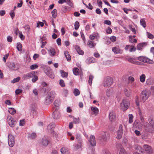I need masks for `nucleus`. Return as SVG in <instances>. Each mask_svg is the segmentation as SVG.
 Returning <instances> with one entry per match:
<instances>
[{"mask_svg":"<svg viewBox=\"0 0 154 154\" xmlns=\"http://www.w3.org/2000/svg\"><path fill=\"white\" fill-rule=\"evenodd\" d=\"M38 67V65L37 64H33L30 66V68L31 69L33 70L37 68Z\"/></svg>","mask_w":154,"mask_h":154,"instance_id":"obj_50","label":"nucleus"},{"mask_svg":"<svg viewBox=\"0 0 154 154\" xmlns=\"http://www.w3.org/2000/svg\"><path fill=\"white\" fill-rule=\"evenodd\" d=\"M140 119L142 123L141 125L144 126L145 130L147 131H150L151 128L152 127V126L149 124L148 123L145 121V119L143 117L140 116Z\"/></svg>","mask_w":154,"mask_h":154,"instance_id":"obj_2","label":"nucleus"},{"mask_svg":"<svg viewBox=\"0 0 154 154\" xmlns=\"http://www.w3.org/2000/svg\"><path fill=\"white\" fill-rule=\"evenodd\" d=\"M91 109L92 111L93 112L94 114L95 115H97L98 113L99 109L96 107H91Z\"/></svg>","mask_w":154,"mask_h":154,"instance_id":"obj_28","label":"nucleus"},{"mask_svg":"<svg viewBox=\"0 0 154 154\" xmlns=\"http://www.w3.org/2000/svg\"><path fill=\"white\" fill-rule=\"evenodd\" d=\"M9 112L12 115H14L16 113V111L13 108H10L8 110Z\"/></svg>","mask_w":154,"mask_h":154,"instance_id":"obj_37","label":"nucleus"},{"mask_svg":"<svg viewBox=\"0 0 154 154\" xmlns=\"http://www.w3.org/2000/svg\"><path fill=\"white\" fill-rule=\"evenodd\" d=\"M146 84L147 85H152L153 84V80L150 79H149L146 80Z\"/></svg>","mask_w":154,"mask_h":154,"instance_id":"obj_41","label":"nucleus"},{"mask_svg":"<svg viewBox=\"0 0 154 154\" xmlns=\"http://www.w3.org/2000/svg\"><path fill=\"white\" fill-rule=\"evenodd\" d=\"M25 122L24 119L20 120V125L23 126L25 124Z\"/></svg>","mask_w":154,"mask_h":154,"instance_id":"obj_64","label":"nucleus"},{"mask_svg":"<svg viewBox=\"0 0 154 154\" xmlns=\"http://www.w3.org/2000/svg\"><path fill=\"white\" fill-rule=\"evenodd\" d=\"M112 51L115 54H121L122 53V50L116 47H113Z\"/></svg>","mask_w":154,"mask_h":154,"instance_id":"obj_15","label":"nucleus"},{"mask_svg":"<svg viewBox=\"0 0 154 154\" xmlns=\"http://www.w3.org/2000/svg\"><path fill=\"white\" fill-rule=\"evenodd\" d=\"M110 40L112 42H114L116 41V36H112L110 37Z\"/></svg>","mask_w":154,"mask_h":154,"instance_id":"obj_62","label":"nucleus"},{"mask_svg":"<svg viewBox=\"0 0 154 154\" xmlns=\"http://www.w3.org/2000/svg\"><path fill=\"white\" fill-rule=\"evenodd\" d=\"M149 122L151 125H150L152 126L151 128V131L152 128L153 127L154 128V122L153 121L151 118H150L149 119Z\"/></svg>","mask_w":154,"mask_h":154,"instance_id":"obj_39","label":"nucleus"},{"mask_svg":"<svg viewBox=\"0 0 154 154\" xmlns=\"http://www.w3.org/2000/svg\"><path fill=\"white\" fill-rule=\"evenodd\" d=\"M8 143L10 146L13 147L15 144L14 137L11 134L8 135Z\"/></svg>","mask_w":154,"mask_h":154,"instance_id":"obj_7","label":"nucleus"},{"mask_svg":"<svg viewBox=\"0 0 154 154\" xmlns=\"http://www.w3.org/2000/svg\"><path fill=\"white\" fill-rule=\"evenodd\" d=\"M147 36L148 37V38L150 39H152L153 38L154 36L153 35L150 33L149 32H147Z\"/></svg>","mask_w":154,"mask_h":154,"instance_id":"obj_51","label":"nucleus"},{"mask_svg":"<svg viewBox=\"0 0 154 154\" xmlns=\"http://www.w3.org/2000/svg\"><path fill=\"white\" fill-rule=\"evenodd\" d=\"M9 54H6L5 55L3 58V61L5 62L6 61V60L8 58V57L9 56Z\"/></svg>","mask_w":154,"mask_h":154,"instance_id":"obj_63","label":"nucleus"},{"mask_svg":"<svg viewBox=\"0 0 154 154\" xmlns=\"http://www.w3.org/2000/svg\"><path fill=\"white\" fill-rule=\"evenodd\" d=\"M54 104L56 107H58L59 105V102L57 100H55L54 102Z\"/></svg>","mask_w":154,"mask_h":154,"instance_id":"obj_56","label":"nucleus"},{"mask_svg":"<svg viewBox=\"0 0 154 154\" xmlns=\"http://www.w3.org/2000/svg\"><path fill=\"white\" fill-rule=\"evenodd\" d=\"M79 69L77 68H75L73 69V72L74 75H79Z\"/></svg>","mask_w":154,"mask_h":154,"instance_id":"obj_34","label":"nucleus"},{"mask_svg":"<svg viewBox=\"0 0 154 154\" xmlns=\"http://www.w3.org/2000/svg\"><path fill=\"white\" fill-rule=\"evenodd\" d=\"M73 93L75 96L79 95L80 93L79 90L77 88H75L74 90Z\"/></svg>","mask_w":154,"mask_h":154,"instance_id":"obj_43","label":"nucleus"},{"mask_svg":"<svg viewBox=\"0 0 154 154\" xmlns=\"http://www.w3.org/2000/svg\"><path fill=\"white\" fill-rule=\"evenodd\" d=\"M55 126V125L53 123H51L47 127V129L48 131L51 133L53 132Z\"/></svg>","mask_w":154,"mask_h":154,"instance_id":"obj_13","label":"nucleus"},{"mask_svg":"<svg viewBox=\"0 0 154 154\" xmlns=\"http://www.w3.org/2000/svg\"><path fill=\"white\" fill-rule=\"evenodd\" d=\"M110 134L107 132L102 133V140L103 142H106L110 138Z\"/></svg>","mask_w":154,"mask_h":154,"instance_id":"obj_10","label":"nucleus"},{"mask_svg":"<svg viewBox=\"0 0 154 154\" xmlns=\"http://www.w3.org/2000/svg\"><path fill=\"white\" fill-rule=\"evenodd\" d=\"M113 82V79L110 77L108 76L104 80L103 86L106 87H109L112 84Z\"/></svg>","mask_w":154,"mask_h":154,"instance_id":"obj_4","label":"nucleus"},{"mask_svg":"<svg viewBox=\"0 0 154 154\" xmlns=\"http://www.w3.org/2000/svg\"><path fill=\"white\" fill-rule=\"evenodd\" d=\"M87 45L90 48H93L94 47L95 44L94 42L91 40H89L87 43Z\"/></svg>","mask_w":154,"mask_h":154,"instance_id":"obj_26","label":"nucleus"},{"mask_svg":"<svg viewBox=\"0 0 154 154\" xmlns=\"http://www.w3.org/2000/svg\"><path fill=\"white\" fill-rule=\"evenodd\" d=\"M64 54L67 61H69L71 60V56L68 51H65Z\"/></svg>","mask_w":154,"mask_h":154,"instance_id":"obj_32","label":"nucleus"},{"mask_svg":"<svg viewBox=\"0 0 154 154\" xmlns=\"http://www.w3.org/2000/svg\"><path fill=\"white\" fill-rule=\"evenodd\" d=\"M68 91L67 89H64L63 90L62 94L66 97L68 94Z\"/></svg>","mask_w":154,"mask_h":154,"instance_id":"obj_49","label":"nucleus"},{"mask_svg":"<svg viewBox=\"0 0 154 154\" xmlns=\"http://www.w3.org/2000/svg\"><path fill=\"white\" fill-rule=\"evenodd\" d=\"M38 79L37 76L36 75H34V77L32 79V81L33 82H35Z\"/></svg>","mask_w":154,"mask_h":154,"instance_id":"obj_55","label":"nucleus"},{"mask_svg":"<svg viewBox=\"0 0 154 154\" xmlns=\"http://www.w3.org/2000/svg\"><path fill=\"white\" fill-rule=\"evenodd\" d=\"M136 152H141L143 153L144 152V150L140 146H137L135 148Z\"/></svg>","mask_w":154,"mask_h":154,"instance_id":"obj_30","label":"nucleus"},{"mask_svg":"<svg viewBox=\"0 0 154 154\" xmlns=\"http://www.w3.org/2000/svg\"><path fill=\"white\" fill-rule=\"evenodd\" d=\"M52 117L55 119H58L60 117V114L57 110H55L52 114Z\"/></svg>","mask_w":154,"mask_h":154,"instance_id":"obj_17","label":"nucleus"},{"mask_svg":"<svg viewBox=\"0 0 154 154\" xmlns=\"http://www.w3.org/2000/svg\"><path fill=\"white\" fill-rule=\"evenodd\" d=\"M29 137L30 138L32 139H35L37 137L36 134L35 133H32L29 135Z\"/></svg>","mask_w":154,"mask_h":154,"instance_id":"obj_46","label":"nucleus"},{"mask_svg":"<svg viewBox=\"0 0 154 154\" xmlns=\"http://www.w3.org/2000/svg\"><path fill=\"white\" fill-rule=\"evenodd\" d=\"M80 34H81V37H82V40L84 41V42H85V36L84 35L83 32H80Z\"/></svg>","mask_w":154,"mask_h":154,"instance_id":"obj_54","label":"nucleus"},{"mask_svg":"<svg viewBox=\"0 0 154 154\" xmlns=\"http://www.w3.org/2000/svg\"><path fill=\"white\" fill-rule=\"evenodd\" d=\"M143 148L148 153H152V149L151 146L147 145H144Z\"/></svg>","mask_w":154,"mask_h":154,"instance_id":"obj_18","label":"nucleus"},{"mask_svg":"<svg viewBox=\"0 0 154 154\" xmlns=\"http://www.w3.org/2000/svg\"><path fill=\"white\" fill-rule=\"evenodd\" d=\"M75 49L77 52L80 55H83L84 53L83 51L81 50L80 47L76 45L75 46Z\"/></svg>","mask_w":154,"mask_h":154,"instance_id":"obj_19","label":"nucleus"},{"mask_svg":"<svg viewBox=\"0 0 154 154\" xmlns=\"http://www.w3.org/2000/svg\"><path fill=\"white\" fill-rule=\"evenodd\" d=\"M137 59L143 62L148 63L150 64H152L154 63V62L152 60L145 57H137Z\"/></svg>","mask_w":154,"mask_h":154,"instance_id":"obj_5","label":"nucleus"},{"mask_svg":"<svg viewBox=\"0 0 154 154\" xmlns=\"http://www.w3.org/2000/svg\"><path fill=\"white\" fill-rule=\"evenodd\" d=\"M59 84L60 86L62 87H64L65 86V84L64 81L62 79H60V81Z\"/></svg>","mask_w":154,"mask_h":154,"instance_id":"obj_52","label":"nucleus"},{"mask_svg":"<svg viewBox=\"0 0 154 154\" xmlns=\"http://www.w3.org/2000/svg\"><path fill=\"white\" fill-rule=\"evenodd\" d=\"M55 95V93L54 91H51L50 93L48 95V96H49L50 97L52 98V99L54 97Z\"/></svg>","mask_w":154,"mask_h":154,"instance_id":"obj_45","label":"nucleus"},{"mask_svg":"<svg viewBox=\"0 0 154 154\" xmlns=\"http://www.w3.org/2000/svg\"><path fill=\"white\" fill-rule=\"evenodd\" d=\"M60 72L63 77H66L67 76L68 73L67 72H64L63 70H60Z\"/></svg>","mask_w":154,"mask_h":154,"instance_id":"obj_35","label":"nucleus"},{"mask_svg":"<svg viewBox=\"0 0 154 154\" xmlns=\"http://www.w3.org/2000/svg\"><path fill=\"white\" fill-rule=\"evenodd\" d=\"M97 3L98 5V6L99 7H102V2L101 0H97Z\"/></svg>","mask_w":154,"mask_h":154,"instance_id":"obj_59","label":"nucleus"},{"mask_svg":"<svg viewBox=\"0 0 154 154\" xmlns=\"http://www.w3.org/2000/svg\"><path fill=\"white\" fill-rule=\"evenodd\" d=\"M146 78V76L144 74H142L140 78V81L142 82H145Z\"/></svg>","mask_w":154,"mask_h":154,"instance_id":"obj_36","label":"nucleus"},{"mask_svg":"<svg viewBox=\"0 0 154 154\" xmlns=\"http://www.w3.org/2000/svg\"><path fill=\"white\" fill-rule=\"evenodd\" d=\"M131 90L128 88H125V94L126 96L127 97H129L131 94Z\"/></svg>","mask_w":154,"mask_h":154,"instance_id":"obj_23","label":"nucleus"},{"mask_svg":"<svg viewBox=\"0 0 154 154\" xmlns=\"http://www.w3.org/2000/svg\"><path fill=\"white\" fill-rule=\"evenodd\" d=\"M8 67L11 69L17 70L18 69V65L17 63L14 62H9L7 63Z\"/></svg>","mask_w":154,"mask_h":154,"instance_id":"obj_8","label":"nucleus"},{"mask_svg":"<svg viewBox=\"0 0 154 154\" xmlns=\"http://www.w3.org/2000/svg\"><path fill=\"white\" fill-rule=\"evenodd\" d=\"M32 77V74L31 73H29L23 75V78L24 80L29 79Z\"/></svg>","mask_w":154,"mask_h":154,"instance_id":"obj_29","label":"nucleus"},{"mask_svg":"<svg viewBox=\"0 0 154 154\" xmlns=\"http://www.w3.org/2000/svg\"><path fill=\"white\" fill-rule=\"evenodd\" d=\"M89 141L92 146H96V142L95 140V137L94 136H90Z\"/></svg>","mask_w":154,"mask_h":154,"instance_id":"obj_14","label":"nucleus"},{"mask_svg":"<svg viewBox=\"0 0 154 154\" xmlns=\"http://www.w3.org/2000/svg\"><path fill=\"white\" fill-rule=\"evenodd\" d=\"M86 62L88 64L94 63L95 62V59L93 57H89L86 59Z\"/></svg>","mask_w":154,"mask_h":154,"instance_id":"obj_22","label":"nucleus"},{"mask_svg":"<svg viewBox=\"0 0 154 154\" xmlns=\"http://www.w3.org/2000/svg\"><path fill=\"white\" fill-rule=\"evenodd\" d=\"M137 59V58H133L130 57L128 59V60L130 62V63L134 64L137 65H140V63L139 62L136 61V60Z\"/></svg>","mask_w":154,"mask_h":154,"instance_id":"obj_16","label":"nucleus"},{"mask_svg":"<svg viewBox=\"0 0 154 154\" xmlns=\"http://www.w3.org/2000/svg\"><path fill=\"white\" fill-rule=\"evenodd\" d=\"M106 32L108 34H110L112 32V30L109 27H108L106 29Z\"/></svg>","mask_w":154,"mask_h":154,"instance_id":"obj_57","label":"nucleus"},{"mask_svg":"<svg viewBox=\"0 0 154 154\" xmlns=\"http://www.w3.org/2000/svg\"><path fill=\"white\" fill-rule=\"evenodd\" d=\"M42 144L44 146H46L48 144V141L47 138L45 137L42 139Z\"/></svg>","mask_w":154,"mask_h":154,"instance_id":"obj_20","label":"nucleus"},{"mask_svg":"<svg viewBox=\"0 0 154 154\" xmlns=\"http://www.w3.org/2000/svg\"><path fill=\"white\" fill-rule=\"evenodd\" d=\"M53 100V99L48 96L46 98L45 103L46 104L48 105L51 103Z\"/></svg>","mask_w":154,"mask_h":154,"instance_id":"obj_21","label":"nucleus"},{"mask_svg":"<svg viewBox=\"0 0 154 154\" xmlns=\"http://www.w3.org/2000/svg\"><path fill=\"white\" fill-rule=\"evenodd\" d=\"M125 150L123 148H121L119 152V154H125Z\"/></svg>","mask_w":154,"mask_h":154,"instance_id":"obj_58","label":"nucleus"},{"mask_svg":"<svg viewBox=\"0 0 154 154\" xmlns=\"http://www.w3.org/2000/svg\"><path fill=\"white\" fill-rule=\"evenodd\" d=\"M62 154H69V152L67 149L65 147L62 148L60 149Z\"/></svg>","mask_w":154,"mask_h":154,"instance_id":"obj_31","label":"nucleus"},{"mask_svg":"<svg viewBox=\"0 0 154 154\" xmlns=\"http://www.w3.org/2000/svg\"><path fill=\"white\" fill-rule=\"evenodd\" d=\"M22 45L20 43H17V48L19 51H21L22 50Z\"/></svg>","mask_w":154,"mask_h":154,"instance_id":"obj_40","label":"nucleus"},{"mask_svg":"<svg viewBox=\"0 0 154 154\" xmlns=\"http://www.w3.org/2000/svg\"><path fill=\"white\" fill-rule=\"evenodd\" d=\"M7 119L8 123L10 127H13L15 126L17 123L16 121L11 116H8Z\"/></svg>","mask_w":154,"mask_h":154,"instance_id":"obj_6","label":"nucleus"},{"mask_svg":"<svg viewBox=\"0 0 154 154\" xmlns=\"http://www.w3.org/2000/svg\"><path fill=\"white\" fill-rule=\"evenodd\" d=\"M150 92L148 90H144L143 91L140 95V101L143 102L147 100L149 96Z\"/></svg>","mask_w":154,"mask_h":154,"instance_id":"obj_1","label":"nucleus"},{"mask_svg":"<svg viewBox=\"0 0 154 154\" xmlns=\"http://www.w3.org/2000/svg\"><path fill=\"white\" fill-rule=\"evenodd\" d=\"M45 73L50 78H54V75L52 71L49 68H46L44 70Z\"/></svg>","mask_w":154,"mask_h":154,"instance_id":"obj_9","label":"nucleus"},{"mask_svg":"<svg viewBox=\"0 0 154 154\" xmlns=\"http://www.w3.org/2000/svg\"><path fill=\"white\" fill-rule=\"evenodd\" d=\"M129 104V100L127 98H125L122 100V102L121 103V106L123 109L125 110L128 109Z\"/></svg>","mask_w":154,"mask_h":154,"instance_id":"obj_3","label":"nucleus"},{"mask_svg":"<svg viewBox=\"0 0 154 154\" xmlns=\"http://www.w3.org/2000/svg\"><path fill=\"white\" fill-rule=\"evenodd\" d=\"M146 43H140L137 45V48L138 50H141L142 49L143 47L146 45Z\"/></svg>","mask_w":154,"mask_h":154,"instance_id":"obj_27","label":"nucleus"},{"mask_svg":"<svg viewBox=\"0 0 154 154\" xmlns=\"http://www.w3.org/2000/svg\"><path fill=\"white\" fill-rule=\"evenodd\" d=\"M79 119L76 118H74L73 120V122L75 124H78L79 122Z\"/></svg>","mask_w":154,"mask_h":154,"instance_id":"obj_53","label":"nucleus"},{"mask_svg":"<svg viewBox=\"0 0 154 154\" xmlns=\"http://www.w3.org/2000/svg\"><path fill=\"white\" fill-rule=\"evenodd\" d=\"M122 128V125H120L119 127V130L117 132V135L116 138L118 139H120L122 137L123 133Z\"/></svg>","mask_w":154,"mask_h":154,"instance_id":"obj_11","label":"nucleus"},{"mask_svg":"<svg viewBox=\"0 0 154 154\" xmlns=\"http://www.w3.org/2000/svg\"><path fill=\"white\" fill-rule=\"evenodd\" d=\"M52 16L54 18H56L57 15V10L56 9H54L51 12Z\"/></svg>","mask_w":154,"mask_h":154,"instance_id":"obj_33","label":"nucleus"},{"mask_svg":"<svg viewBox=\"0 0 154 154\" xmlns=\"http://www.w3.org/2000/svg\"><path fill=\"white\" fill-rule=\"evenodd\" d=\"M131 48L130 49L129 51L130 52H132L133 51H136V48H135L134 46L132 45V47H130Z\"/></svg>","mask_w":154,"mask_h":154,"instance_id":"obj_61","label":"nucleus"},{"mask_svg":"<svg viewBox=\"0 0 154 154\" xmlns=\"http://www.w3.org/2000/svg\"><path fill=\"white\" fill-rule=\"evenodd\" d=\"M116 114L115 112L111 110L110 111L109 114V119L110 121H113L116 119Z\"/></svg>","mask_w":154,"mask_h":154,"instance_id":"obj_12","label":"nucleus"},{"mask_svg":"<svg viewBox=\"0 0 154 154\" xmlns=\"http://www.w3.org/2000/svg\"><path fill=\"white\" fill-rule=\"evenodd\" d=\"M89 79L88 80V83L89 85H91L92 83V81L94 78V77L91 75H90L89 77Z\"/></svg>","mask_w":154,"mask_h":154,"instance_id":"obj_44","label":"nucleus"},{"mask_svg":"<svg viewBox=\"0 0 154 154\" xmlns=\"http://www.w3.org/2000/svg\"><path fill=\"white\" fill-rule=\"evenodd\" d=\"M74 26V28L75 30H77L79 29V22L78 21H76L75 22V23Z\"/></svg>","mask_w":154,"mask_h":154,"instance_id":"obj_47","label":"nucleus"},{"mask_svg":"<svg viewBox=\"0 0 154 154\" xmlns=\"http://www.w3.org/2000/svg\"><path fill=\"white\" fill-rule=\"evenodd\" d=\"M76 138L79 144H82V139L81 137L80 134H77L76 135Z\"/></svg>","mask_w":154,"mask_h":154,"instance_id":"obj_25","label":"nucleus"},{"mask_svg":"<svg viewBox=\"0 0 154 154\" xmlns=\"http://www.w3.org/2000/svg\"><path fill=\"white\" fill-rule=\"evenodd\" d=\"M48 51L50 53L51 56H54L56 54V52L55 49L53 48H51L50 49L48 50Z\"/></svg>","mask_w":154,"mask_h":154,"instance_id":"obj_24","label":"nucleus"},{"mask_svg":"<svg viewBox=\"0 0 154 154\" xmlns=\"http://www.w3.org/2000/svg\"><path fill=\"white\" fill-rule=\"evenodd\" d=\"M129 122L130 123H131L133 122V116L131 114H129Z\"/></svg>","mask_w":154,"mask_h":154,"instance_id":"obj_48","label":"nucleus"},{"mask_svg":"<svg viewBox=\"0 0 154 154\" xmlns=\"http://www.w3.org/2000/svg\"><path fill=\"white\" fill-rule=\"evenodd\" d=\"M141 25L144 27L145 28L146 26V22L144 19H142L140 20Z\"/></svg>","mask_w":154,"mask_h":154,"instance_id":"obj_38","label":"nucleus"},{"mask_svg":"<svg viewBox=\"0 0 154 154\" xmlns=\"http://www.w3.org/2000/svg\"><path fill=\"white\" fill-rule=\"evenodd\" d=\"M22 90L20 89H16L15 91V93L17 95H18L19 94L21 93Z\"/></svg>","mask_w":154,"mask_h":154,"instance_id":"obj_60","label":"nucleus"},{"mask_svg":"<svg viewBox=\"0 0 154 154\" xmlns=\"http://www.w3.org/2000/svg\"><path fill=\"white\" fill-rule=\"evenodd\" d=\"M20 79V77H18L16 78H14V79L11 81V83H15L18 82Z\"/></svg>","mask_w":154,"mask_h":154,"instance_id":"obj_42","label":"nucleus"}]
</instances>
